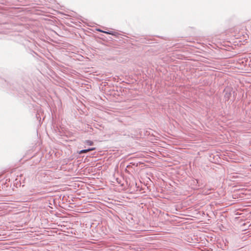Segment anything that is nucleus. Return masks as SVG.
<instances>
[{"label":"nucleus","instance_id":"nucleus-4","mask_svg":"<svg viewBox=\"0 0 251 251\" xmlns=\"http://www.w3.org/2000/svg\"><path fill=\"white\" fill-rule=\"evenodd\" d=\"M85 143L89 146H92L93 145V142L90 140L85 141Z\"/></svg>","mask_w":251,"mask_h":251},{"label":"nucleus","instance_id":"nucleus-2","mask_svg":"<svg viewBox=\"0 0 251 251\" xmlns=\"http://www.w3.org/2000/svg\"><path fill=\"white\" fill-rule=\"evenodd\" d=\"M95 150V148H90V149H88L87 150H83L80 151H79V154L84 153L88 152V151H94Z\"/></svg>","mask_w":251,"mask_h":251},{"label":"nucleus","instance_id":"nucleus-3","mask_svg":"<svg viewBox=\"0 0 251 251\" xmlns=\"http://www.w3.org/2000/svg\"><path fill=\"white\" fill-rule=\"evenodd\" d=\"M206 217L208 218H207V221L206 222V217H205V224H210L211 223V219H210L209 218V216L208 215V214H207L206 215Z\"/></svg>","mask_w":251,"mask_h":251},{"label":"nucleus","instance_id":"nucleus-5","mask_svg":"<svg viewBox=\"0 0 251 251\" xmlns=\"http://www.w3.org/2000/svg\"><path fill=\"white\" fill-rule=\"evenodd\" d=\"M104 33H107V34H111V33L110 32H106V31H103Z\"/></svg>","mask_w":251,"mask_h":251},{"label":"nucleus","instance_id":"nucleus-1","mask_svg":"<svg viewBox=\"0 0 251 251\" xmlns=\"http://www.w3.org/2000/svg\"><path fill=\"white\" fill-rule=\"evenodd\" d=\"M232 90L230 88H226L224 90V99L226 100H228L231 96Z\"/></svg>","mask_w":251,"mask_h":251}]
</instances>
